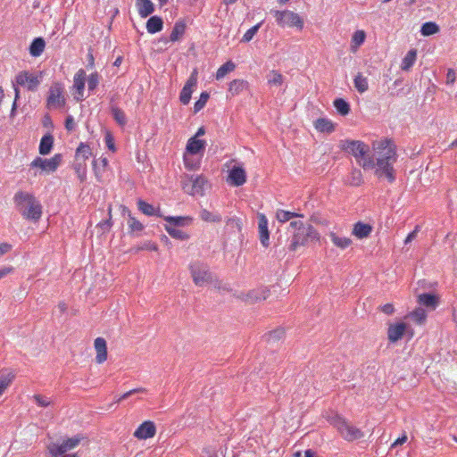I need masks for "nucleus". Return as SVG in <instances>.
<instances>
[{
    "instance_id": "bf43d9fd",
    "label": "nucleus",
    "mask_w": 457,
    "mask_h": 457,
    "mask_svg": "<svg viewBox=\"0 0 457 457\" xmlns=\"http://www.w3.org/2000/svg\"><path fill=\"white\" fill-rule=\"evenodd\" d=\"M145 392H146V389L144 387H137V388L132 389V390L123 394L120 398L117 399L116 403H120L122 400L128 399L129 397H130L131 395H133L135 394L145 393Z\"/></svg>"
},
{
    "instance_id": "e2e57ef3",
    "label": "nucleus",
    "mask_w": 457,
    "mask_h": 457,
    "mask_svg": "<svg viewBox=\"0 0 457 457\" xmlns=\"http://www.w3.org/2000/svg\"><path fill=\"white\" fill-rule=\"evenodd\" d=\"M13 88H14L15 97H14V101H13L12 110H11V114H10L11 117L15 116L16 109H17V101L20 99V89L14 83H13Z\"/></svg>"
},
{
    "instance_id": "5701e85b",
    "label": "nucleus",
    "mask_w": 457,
    "mask_h": 457,
    "mask_svg": "<svg viewBox=\"0 0 457 457\" xmlns=\"http://www.w3.org/2000/svg\"><path fill=\"white\" fill-rule=\"evenodd\" d=\"M85 76L86 72L80 69L74 76V87L79 96H76L77 100H81L83 97V92L85 88Z\"/></svg>"
},
{
    "instance_id": "1a4fd4ad",
    "label": "nucleus",
    "mask_w": 457,
    "mask_h": 457,
    "mask_svg": "<svg viewBox=\"0 0 457 457\" xmlns=\"http://www.w3.org/2000/svg\"><path fill=\"white\" fill-rule=\"evenodd\" d=\"M62 87L60 83H54L47 96L46 104L49 109L62 107L65 104V98L62 96Z\"/></svg>"
},
{
    "instance_id": "dca6fc26",
    "label": "nucleus",
    "mask_w": 457,
    "mask_h": 457,
    "mask_svg": "<svg viewBox=\"0 0 457 457\" xmlns=\"http://www.w3.org/2000/svg\"><path fill=\"white\" fill-rule=\"evenodd\" d=\"M269 293L270 291L266 287L253 289L245 295V298H244V300L249 303H254L266 300L269 296Z\"/></svg>"
},
{
    "instance_id": "58836bf2",
    "label": "nucleus",
    "mask_w": 457,
    "mask_h": 457,
    "mask_svg": "<svg viewBox=\"0 0 457 457\" xmlns=\"http://www.w3.org/2000/svg\"><path fill=\"white\" fill-rule=\"evenodd\" d=\"M354 87L360 93H364L368 90V79L366 77L362 76L361 73H358L353 79Z\"/></svg>"
},
{
    "instance_id": "a211bd4d",
    "label": "nucleus",
    "mask_w": 457,
    "mask_h": 457,
    "mask_svg": "<svg viewBox=\"0 0 457 457\" xmlns=\"http://www.w3.org/2000/svg\"><path fill=\"white\" fill-rule=\"evenodd\" d=\"M206 142L204 140L191 137L188 139L186 149L190 154H198L203 153L205 149Z\"/></svg>"
},
{
    "instance_id": "09e8293b",
    "label": "nucleus",
    "mask_w": 457,
    "mask_h": 457,
    "mask_svg": "<svg viewBox=\"0 0 457 457\" xmlns=\"http://www.w3.org/2000/svg\"><path fill=\"white\" fill-rule=\"evenodd\" d=\"M75 172L81 182L86 179L87 177V164L84 162H79L75 160L73 164Z\"/></svg>"
},
{
    "instance_id": "8fccbe9b",
    "label": "nucleus",
    "mask_w": 457,
    "mask_h": 457,
    "mask_svg": "<svg viewBox=\"0 0 457 457\" xmlns=\"http://www.w3.org/2000/svg\"><path fill=\"white\" fill-rule=\"evenodd\" d=\"M285 335V330L283 328H276L263 336V338L267 342H276L280 340Z\"/></svg>"
},
{
    "instance_id": "5fc2aeb1",
    "label": "nucleus",
    "mask_w": 457,
    "mask_h": 457,
    "mask_svg": "<svg viewBox=\"0 0 457 457\" xmlns=\"http://www.w3.org/2000/svg\"><path fill=\"white\" fill-rule=\"evenodd\" d=\"M262 24V22H259L258 24L253 26L252 28H250L243 36L242 39H241V42H250L253 37L256 35V33L258 32V30L260 29L261 26Z\"/></svg>"
},
{
    "instance_id": "052dcab7",
    "label": "nucleus",
    "mask_w": 457,
    "mask_h": 457,
    "mask_svg": "<svg viewBox=\"0 0 457 457\" xmlns=\"http://www.w3.org/2000/svg\"><path fill=\"white\" fill-rule=\"evenodd\" d=\"M104 141H105L107 148L110 151H112V152H115L116 151V147H115V144H114V138H113L112 135L110 132H107L105 134Z\"/></svg>"
},
{
    "instance_id": "37998d69",
    "label": "nucleus",
    "mask_w": 457,
    "mask_h": 457,
    "mask_svg": "<svg viewBox=\"0 0 457 457\" xmlns=\"http://www.w3.org/2000/svg\"><path fill=\"white\" fill-rule=\"evenodd\" d=\"M334 106L337 109V112L341 115H347L350 112V104L343 98H336L334 100Z\"/></svg>"
},
{
    "instance_id": "864d4df0",
    "label": "nucleus",
    "mask_w": 457,
    "mask_h": 457,
    "mask_svg": "<svg viewBox=\"0 0 457 457\" xmlns=\"http://www.w3.org/2000/svg\"><path fill=\"white\" fill-rule=\"evenodd\" d=\"M100 75L98 72L91 73L87 78V87L90 92H94L100 82Z\"/></svg>"
},
{
    "instance_id": "473e14b6",
    "label": "nucleus",
    "mask_w": 457,
    "mask_h": 457,
    "mask_svg": "<svg viewBox=\"0 0 457 457\" xmlns=\"http://www.w3.org/2000/svg\"><path fill=\"white\" fill-rule=\"evenodd\" d=\"M200 218L206 222L219 223L222 220V217L219 212H212L206 209L200 211Z\"/></svg>"
},
{
    "instance_id": "9b49d317",
    "label": "nucleus",
    "mask_w": 457,
    "mask_h": 457,
    "mask_svg": "<svg viewBox=\"0 0 457 457\" xmlns=\"http://www.w3.org/2000/svg\"><path fill=\"white\" fill-rule=\"evenodd\" d=\"M15 83L19 86H26L28 90L36 91L40 84V80L37 76H34L28 71H21L15 77Z\"/></svg>"
},
{
    "instance_id": "a19ab883",
    "label": "nucleus",
    "mask_w": 457,
    "mask_h": 457,
    "mask_svg": "<svg viewBox=\"0 0 457 457\" xmlns=\"http://www.w3.org/2000/svg\"><path fill=\"white\" fill-rule=\"evenodd\" d=\"M439 31V26L433 21H427L422 24L420 33L423 36H431Z\"/></svg>"
},
{
    "instance_id": "f3484780",
    "label": "nucleus",
    "mask_w": 457,
    "mask_h": 457,
    "mask_svg": "<svg viewBox=\"0 0 457 457\" xmlns=\"http://www.w3.org/2000/svg\"><path fill=\"white\" fill-rule=\"evenodd\" d=\"M95 349L96 351V361L97 363H103L107 359L106 341L103 337L95 339Z\"/></svg>"
},
{
    "instance_id": "6e6d98bb",
    "label": "nucleus",
    "mask_w": 457,
    "mask_h": 457,
    "mask_svg": "<svg viewBox=\"0 0 457 457\" xmlns=\"http://www.w3.org/2000/svg\"><path fill=\"white\" fill-rule=\"evenodd\" d=\"M366 34L363 30H357L353 33L352 37V44L353 47H359L365 41Z\"/></svg>"
},
{
    "instance_id": "f704fd0d",
    "label": "nucleus",
    "mask_w": 457,
    "mask_h": 457,
    "mask_svg": "<svg viewBox=\"0 0 457 457\" xmlns=\"http://www.w3.org/2000/svg\"><path fill=\"white\" fill-rule=\"evenodd\" d=\"M248 87V82L244 79H234L229 83L228 91L232 96L238 95Z\"/></svg>"
},
{
    "instance_id": "79ce46f5",
    "label": "nucleus",
    "mask_w": 457,
    "mask_h": 457,
    "mask_svg": "<svg viewBox=\"0 0 457 457\" xmlns=\"http://www.w3.org/2000/svg\"><path fill=\"white\" fill-rule=\"evenodd\" d=\"M236 64L232 61H228L224 64H222L216 72V79H221L224 78L228 72H231L235 70Z\"/></svg>"
},
{
    "instance_id": "de8ad7c7",
    "label": "nucleus",
    "mask_w": 457,
    "mask_h": 457,
    "mask_svg": "<svg viewBox=\"0 0 457 457\" xmlns=\"http://www.w3.org/2000/svg\"><path fill=\"white\" fill-rule=\"evenodd\" d=\"M362 174L358 169H353L347 179V183L353 187H358L362 183Z\"/></svg>"
},
{
    "instance_id": "0eeeda50",
    "label": "nucleus",
    "mask_w": 457,
    "mask_h": 457,
    "mask_svg": "<svg viewBox=\"0 0 457 457\" xmlns=\"http://www.w3.org/2000/svg\"><path fill=\"white\" fill-rule=\"evenodd\" d=\"M274 17L276 18L277 23L281 26H288V27H296L298 29H302L303 26V21L300 18V16L291 11H272Z\"/></svg>"
},
{
    "instance_id": "13d9d810",
    "label": "nucleus",
    "mask_w": 457,
    "mask_h": 457,
    "mask_svg": "<svg viewBox=\"0 0 457 457\" xmlns=\"http://www.w3.org/2000/svg\"><path fill=\"white\" fill-rule=\"evenodd\" d=\"M82 436L80 435H76L73 437L68 438L67 440L63 441V445L66 447L67 451L71 450L75 448L80 441L82 440Z\"/></svg>"
},
{
    "instance_id": "7c9ffc66",
    "label": "nucleus",
    "mask_w": 457,
    "mask_h": 457,
    "mask_svg": "<svg viewBox=\"0 0 457 457\" xmlns=\"http://www.w3.org/2000/svg\"><path fill=\"white\" fill-rule=\"evenodd\" d=\"M315 129L320 132L332 133L335 130L333 122L326 118H319L315 121Z\"/></svg>"
},
{
    "instance_id": "c9c22d12",
    "label": "nucleus",
    "mask_w": 457,
    "mask_h": 457,
    "mask_svg": "<svg viewBox=\"0 0 457 457\" xmlns=\"http://www.w3.org/2000/svg\"><path fill=\"white\" fill-rule=\"evenodd\" d=\"M206 179L203 176H196L192 181V194L204 195Z\"/></svg>"
},
{
    "instance_id": "680f3d73",
    "label": "nucleus",
    "mask_w": 457,
    "mask_h": 457,
    "mask_svg": "<svg viewBox=\"0 0 457 457\" xmlns=\"http://www.w3.org/2000/svg\"><path fill=\"white\" fill-rule=\"evenodd\" d=\"M111 208L108 210L109 218L105 220L101 221L98 226L105 232L109 231L112 228V215H111Z\"/></svg>"
},
{
    "instance_id": "412c9836",
    "label": "nucleus",
    "mask_w": 457,
    "mask_h": 457,
    "mask_svg": "<svg viewBox=\"0 0 457 457\" xmlns=\"http://www.w3.org/2000/svg\"><path fill=\"white\" fill-rule=\"evenodd\" d=\"M54 140L53 135L49 132L42 137L38 146V152L41 155H47L51 153Z\"/></svg>"
},
{
    "instance_id": "bb28decb",
    "label": "nucleus",
    "mask_w": 457,
    "mask_h": 457,
    "mask_svg": "<svg viewBox=\"0 0 457 457\" xmlns=\"http://www.w3.org/2000/svg\"><path fill=\"white\" fill-rule=\"evenodd\" d=\"M186 27L187 26H186V23L184 21L179 20V21H176V23L174 24V26L172 28V31L170 36V40L171 42L179 40L182 37V36L185 34Z\"/></svg>"
},
{
    "instance_id": "3c124183",
    "label": "nucleus",
    "mask_w": 457,
    "mask_h": 457,
    "mask_svg": "<svg viewBox=\"0 0 457 457\" xmlns=\"http://www.w3.org/2000/svg\"><path fill=\"white\" fill-rule=\"evenodd\" d=\"M48 450L53 457H59L61 455H63L67 452V449L64 446L63 443L61 445L52 443L51 445H49Z\"/></svg>"
},
{
    "instance_id": "cd10ccee",
    "label": "nucleus",
    "mask_w": 457,
    "mask_h": 457,
    "mask_svg": "<svg viewBox=\"0 0 457 457\" xmlns=\"http://www.w3.org/2000/svg\"><path fill=\"white\" fill-rule=\"evenodd\" d=\"M15 374L12 370L2 371L0 374V396L4 393L6 388L12 383Z\"/></svg>"
},
{
    "instance_id": "f8f14e48",
    "label": "nucleus",
    "mask_w": 457,
    "mask_h": 457,
    "mask_svg": "<svg viewBox=\"0 0 457 457\" xmlns=\"http://www.w3.org/2000/svg\"><path fill=\"white\" fill-rule=\"evenodd\" d=\"M228 180L231 186L239 187L246 181V172L241 166H233L228 171Z\"/></svg>"
},
{
    "instance_id": "393cba45",
    "label": "nucleus",
    "mask_w": 457,
    "mask_h": 457,
    "mask_svg": "<svg viewBox=\"0 0 457 457\" xmlns=\"http://www.w3.org/2000/svg\"><path fill=\"white\" fill-rule=\"evenodd\" d=\"M137 6L142 18H146L154 12V5L151 0H137Z\"/></svg>"
},
{
    "instance_id": "9d476101",
    "label": "nucleus",
    "mask_w": 457,
    "mask_h": 457,
    "mask_svg": "<svg viewBox=\"0 0 457 457\" xmlns=\"http://www.w3.org/2000/svg\"><path fill=\"white\" fill-rule=\"evenodd\" d=\"M197 79L198 71L196 69H194L179 95V101L183 104H187L190 102L192 93L197 85Z\"/></svg>"
},
{
    "instance_id": "ddd939ff",
    "label": "nucleus",
    "mask_w": 457,
    "mask_h": 457,
    "mask_svg": "<svg viewBox=\"0 0 457 457\" xmlns=\"http://www.w3.org/2000/svg\"><path fill=\"white\" fill-rule=\"evenodd\" d=\"M156 428L153 421H144L134 432V436L137 439H148L155 436Z\"/></svg>"
},
{
    "instance_id": "72a5a7b5",
    "label": "nucleus",
    "mask_w": 457,
    "mask_h": 457,
    "mask_svg": "<svg viewBox=\"0 0 457 457\" xmlns=\"http://www.w3.org/2000/svg\"><path fill=\"white\" fill-rule=\"evenodd\" d=\"M417 57V51L415 49H411L408 51L404 58L403 59L401 69L403 71H409L414 64Z\"/></svg>"
},
{
    "instance_id": "338daca9",
    "label": "nucleus",
    "mask_w": 457,
    "mask_h": 457,
    "mask_svg": "<svg viewBox=\"0 0 457 457\" xmlns=\"http://www.w3.org/2000/svg\"><path fill=\"white\" fill-rule=\"evenodd\" d=\"M139 250H151V251H156L157 245L154 243H152L150 241L145 243L141 247L138 248Z\"/></svg>"
},
{
    "instance_id": "e433bc0d",
    "label": "nucleus",
    "mask_w": 457,
    "mask_h": 457,
    "mask_svg": "<svg viewBox=\"0 0 457 457\" xmlns=\"http://www.w3.org/2000/svg\"><path fill=\"white\" fill-rule=\"evenodd\" d=\"M123 212H124V213L125 212L129 213V220L128 224H129V233L140 232L144 229V225L139 220H137L136 218L131 216L130 211L128 208L124 207Z\"/></svg>"
},
{
    "instance_id": "2f4dec72",
    "label": "nucleus",
    "mask_w": 457,
    "mask_h": 457,
    "mask_svg": "<svg viewBox=\"0 0 457 457\" xmlns=\"http://www.w3.org/2000/svg\"><path fill=\"white\" fill-rule=\"evenodd\" d=\"M276 218L279 222L285 223L293 218H303V214L279 209L276 212Z\"/></svg>"
},
{
    "instance_id": "603ef678",
    "label": "nucleus",
    "mask_w": 457,
    "mask_h": 457,
    "mask_svg": "<svg viewBox=\"0 0 457 457\" xmlns=\"http://www.w3.org/2000/svg\"><path fill=\"white\" fill-rule=\"evenodd\" d=\"M209 98L210 95L208 92H202L199 99L194 104V112L196 113L200 112L205 106Z\"/></svg>"
},
{
    "instance_id": "423d86ee",
    "label": "nucleus",
    "mask_w": 457,
    "mask_h": 457,
    "mask_svg": "<svg viewBox=\"0 0 457 457\" xmlns=\"http://www.w3.org/2000/svg\"><path fill=\"white\" fill-rule=\"evenodd\" d=\"M334 426L337 428L340 435L347 441L351 442L364 436V433L350 422L340 416L334 420Z\"/></svg>"
},
{
    "instance_id": "6ab92c4d",
    "label": "nucleus",
    "mask_w": 457,
    "mask_h": 457,
    "mask_svg": "<svg viewBox=\"0 0 457 457\" xmlns=\"http://www.w3.org/2000/svg\"><path fill=\"white\" fill-rule=\"evenodd\" d=\"M418 303L427 308L436 309L439 303V297L432 293H423L418 296Z\"/></svg>"
},
{
    "instance_id": "4d7b16f0",
    "label": "nucleus",
    "mask_w": 457,
    "mask_h": 457,
    "mask_svg": "<svg viewBox=\"0 0 457 457\" xmlns=\"http://www.w3.org/2000/svg\"><path fill=\"white\" fill-rule=\"evenodd\" d=\"M227 227L230 228L233 232H241L242 229V222L238 218H229L226 221Z\"/></svg>"
},
{
    "instance_id": "f257e3e1",
    "label": "nucleus",
    "mask_w": 457,
    "mask_h": 457,
    "mask_svg": "<svg viewBox=\"0 0 457 457\" xmlns=\"http://www.w3.org/2000/svg\"><path fill=\"white\" fill-rule=\"evenodd\" d=\"M375 175L386 178L389 183L395 181L394 164L397 161L396 146L390 139H382L373 143Z\"/></svg>"
},
{
    "instance_id": "774afa93",
    "label": "nucleus",
    "mask_w": 457,
    "mask_h": 457,
    "mask_svg": "<svg viewBox=\"0 0 457 457\" xmlns=\"http://www.w3.org/2000/svg\"><path fill=\"white\" fill-rule=\"evenodd\" d=\"M455 81V72L453 70L449 69L446 74V83L453 84Z\"/></svg>"
},
{
    "instance_id": "4be33fe9",
    "label": "nucleus",
    "mask_w": 457,
    "mask_h": 457,
    "mask_svg": "<svg viewBox=\"0 0 457 457\" xmlns=\"http://www.w3.org/2000/svg\"><path fill=\"white\" fill-rule=\"evenodd\" d=\"M164 220L169 222L168 226L173 228L189 226L193 221V218L189 216H166Z\"/></svg>"
},
{
    "instance_id": "c03bdc74",
    "label": "nucleus",
    "mask_w": 457,
    "mask_h": 457,
    "mask_svg": "<svg viewBox=\"0 0 457 457\" xmlns=\"http://www.w3.org/2000/svg\"><path fill=\"white\" fill-rule=\"evenodd\" d=\"M330 238L333 244L341 249H345L352 244V240L350 238L341 237L336 233H331Z\"/></svg>"
},
{
    "instance_id": "c756f323",
    "label": "nucleus",
    "mask_w": 457,
    "mask_h": 457,
    "mask_svg": "<svg viewBox=\"0 0 457 457\" xmlns=\"http://www.w3.org/2000/svg\"><path fill=\"white\" fill-rule=\"evenodd\" d=\"M92 155V151L90 146L86 143H80L79 147L76 150L75 160L79 162H84Z\"/></svg>"
},
{
    "instance_id": "a18cd8bd",
    "label": "nucleus",
    "mask_w": 457,
    "mask_h": 457,
    "mask_svg": "<svg viewBox=\"0 0 457 457\" xmlns=\"http://www.w3.org/2000/svg\"><path fill=\"white\" fill-rule=\"evenodd\" d=\"M111 112L113 119L119 125L124 126L127 123L126 114L121 109L112 106Z\"/></svg>"
},
{
    "instance_id": "ea45409f",
    "label": "nucleus",
    "mask_w": 457,
    "mask_h": 457,
    "mask_svg": "<svg viewBox=\"0 0 457 457\" xmlns=\"http://www.w3.org/2000/svg\"><path fill=\"white\" fill-rule=\"evenodd\" d=\"M165 230L171 237L175 239L187 240L189 238V235L187 233L179 229L178 228H173L172 226H165Z\"/></svg>"
},
{
    "instance_id": "6e6552de",
    "label": "nucleus",
    "mask_w": 457,
    "mask_h": 457,
    "mask_svg": "<svg viewBox=\"0 0 457 457\" xmlns=\"http://www.w3.org/2000/svg\"><path fill=\"white\" fill-rule=\"evenodd\" d=\"M62 161L61 154H54L50 159H44L42 157H36L30 163L32 168H39L47 172H54L57 170Z\"/></svg>"
},
{
    "instance_id": "f03ea898",
    "label": "nucleus",
    "mask_w": 457,
    "mask_h": 457,
    "mask_svg": "<svg viewBox=\"0 0 457 457\" xmlns=\"http://www.w3.org/2000/svg\"><path fill=\"white\" fill-rule=\"evenodd\" d=\"M287 249L289 252H295L298 247L305 246L309 242L319 240L320 234L311 224L305 225L301 220L290 221L287 228Z\"/></svg>"
},
{
    "instance_id": "aec40b11",
    "label": "nucleus",
    "mask_w": 457,
    "mask_h": 457,
    "mask_svg": "<svg viewBox=\"0 0 457 457\" xmlns=\"http://www.w3.org/2000/svg\"><path fill=\"white\" fill-rule=\"evenodd\" d=\"M372 232V226L368 223L358 221L353 225L352 234L359 239L368 237Z\"/></svg>"
},
{
    "instance_id": "4468645a",
    "label": "nucleus",
    "mask_w": 457,
    "mask_h": 457,
    "mask_svg": "<svg viewBox=\"0 0 457 457\" xmlns=\"http://www.w3.org/2000/svg\"><path fill=\"white\" fill-rule=\"evenodd\" d=\"M258 231L261 244L264 247L270 245V231L268 228V220L263 213H258Z\"/></svg>"
},
{
    "instance_id": "0e129e2a",
    "label": "nucleus",
    "mask_w": 457,
    "mask_h": 457,
    "mask_svg": "<svg viewBox=\"0 0 457 457\" xmlns=\"http://www.w3.org/2000/svg\"><path fill=\"white\" fill-rule=\"evenodd\" d=\"M65 129L68 130V131H72L74 130L75 129V121H74V119L71 115H68L65 119Z\"/></svg>"
},
{
    "instance_id": "4c0bfd02",
    "label": "nucleus",
    "mask_w": 457,
    "mask_h": 457,
    "mask_svg": "<svg viewBox=\"0 0 457 457\" xmlns=\"http://www.w3.org/2000/svg\"><path fill=\"white\" fill-rule=\"evenodd\" d=\"M408 317L416 323L422 324L426 320L427 312L423 308L418 307L410 312Z\"/></svg>"
},
{
    "instance_id": "7ed1b4c3",
    "label": "nucleus",
    "mask_w": 457,
    "mask_h": 457,
    "mask_svg": "<svg viewBox=\"0 0 457 457\" xmlns=\"http://www.w3.org/2000/svg\"><path fill=\"white\" fill-rule=\"evenodd\" d=\"M19 212L27 220H38L42 215V205L28 192L18 191L13 197Z\"/></svg>"
},
{
    "instance_id": "c85d7f7f",
    "label": "nucleus",
    "mask_w": 457,
    "mask_h": 457,
    "mask_svg": "<svg viewBox=\"0 0 457 457\" xmlns=\"http://www.w3.org/2000/svg\"><path fill=\"white\" fill-rule=\"evenodd\" d=\"M46 46L43 37H36L29 46V54L31 56L37 57L41 55Z\"/></svg>"
},
{
    "instance_id": "39448f33",
    "label": "nucleus",
    "mask_w": 457,
    "mask_h": 457,
    "mask_svg": "<svg viewBox=\"0 0 457 457\" xmlns=\"http://www.w3.org/2000/svg\"><path fill=\"white\" fill-rule=\"evenodd\" d=\"M189 270L193 281L196 286L203 287L212 282L213 275L206 263L195 262L190 264Z\"/></svg>"
},
{
    "instance_id": "b1692460",
    "label": "nucleus",
    "mask_w": 457,
    "mask_h": 457,
    "mask_svg": "<svg viewBox=\"0 0 457 457\" xmlns=\"http://www.w3.org/2000/svg\"><path fill=\"white\" fill-rule=\"evenodd\" d=\"M162 28L163 21L160 16H151L146 21V29L150 34L160 32Z\"/></svg>"
},
{
    "instance_id": "a878e982",
    "label": "nucleus",
    "mask_w": 457,
    "mask_h": 457,
    "mask_svg": "<svg viewBox=\"0 0 457 457\" xmlns=\"http://www.w3.org/2000/svg\"><path fill=\"white\" fill-rule=\"evenodd\" d=\"M137 207L140 212L147 216H157L162 217L160 208L155 209L154 205L146 203L144 200L139 199L137 202Z\"/></svg>"
},
{
    "instance_id": "2eb2a0df",
    "label": "nucleus",
    "mask_w": 457,
    "mask_h": 457,
    "mask_svg": "<svg viewBox=\"0 0 457 457\" xmlns=\"http://www.w3.org/2000/svg\"><path fill=\"white\" fill-rule=\"evenodd\" d=\"M406 328L407 326L404 322L390 324L387 329L388 340L392 343L400 340L403 337Z\"/></svg>"
},
{
    "instance_id": "20e7f679",
    "label": "nucleus",
    "mask_w": 457,
    "mask_h": 457,
    "mask_svg": "<svg viewBox=\"0 0 457 457\" xmlns=\"http://www.w3.org/2000/svg\"><path fill=\"white\" fill-rule=\"evenodd\" d=\"M339 147L341 150L353 154L359 164L364 170L374 169V157L370 154V147L362 141L359 140H341L339 142Z\"/></svg>"
},
{
    "instance_id": "69168bd1",
    "label": "nucleus",
    "mask_w": 457,
    "mask_h": 457,
    "mask_svg": "<svg viewBox=\"0 0 457 457\" xmlns=\"http://www.w3.org/2000/svg\"><path fill=\"white\" fill-rule=\"evenodd\" d=\"M34 398L39 406L46 407L50 404V401L46 397L37 395Z\"/></svg>"
},
{
    "instance_id": "49530a36",
    "label": "nucleus",
    "mask_w": 457,
    "mask_h": 457,
    "mask_svg": "<svg viewBox=\"0 0 457 457\" xmlns=\"http://www.w3.org/2000/svg\"><path fill=\"white\" fill-rule=\"evenodd\" d=\"M268 84L270 86H281L284 81V77L277 71H271L267 75Z\"/></svg>"
}]
</instances>
